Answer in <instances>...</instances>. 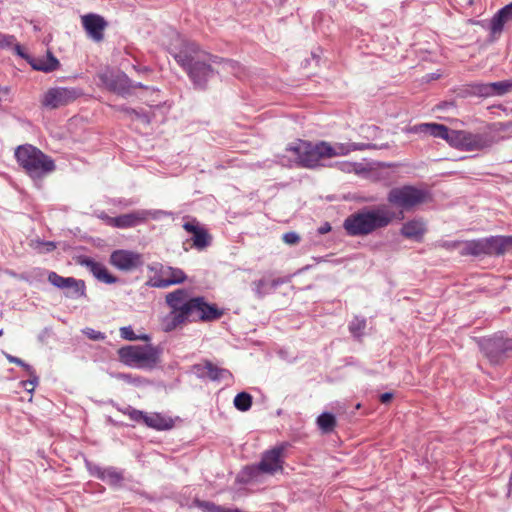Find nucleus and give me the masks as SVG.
Here are the masks:
<instances>
[{"label": "nucleus", "mask_w": 512, "mask_h": 512, "mask_svg": "<svg viewBox=\"0 0 512 512\" xmlns=\"http://www.w3.org/2000/svg\"><path fill=\"white\" fill-rule=\"evenodd\" d=\"M409 132L416 134H429L435 138H441L461 151H480L489 148L493 144V137L488 133H473L467 130H451L447 126L438 123H421L410 127Z\"/></svg>", "instance_id": "obj_1"}, {"label": "nucleus", "mask_w": 512, "mask_h": 512, "mask_svg": "<svg viewBox=\"0 0 512 512\" xmlns=\"http://www.w3.org/2000/svg\"><path fill=\"white\" fill-rule=\"evenodd\" d=\"M176 62L187 72L195 86L204 89L209 78L214 75L213 65L219 57L200 49L194 42H188L174 55Z\"/></svg>", "instance_id": "obj_2"}, {"label": "nucleus", "mask_w": 512, "mask_h": 512, "mask_svg": "<svg viewBox=\"0 0 512 512\" xmlns=\"http://www.w3.org/2000/svg\"><path fill=\"white\" fill-rule=\"evenodd\" d=\"M396 218V213L385 204L364 207L346 217L343 228L349 236L363 237L385 229Z\"/></svg>", "instance_id": "obj_3"}, {"label": "nucleus", "mask_w": 512, "mask_h": 512, "mask_svg": "<svg viewBox=\"0 0 512 512\" xmlns=\"http://www.w3.org/2000/svg\"><path fill=\"white\" fill-rule=\"evenodd\" d=\"M19 165L32 178H41L55 169L54 161L38 148L26 144L15 151Z\"/></svg>", "instance_id": "obj_4"}, {"label": "nucleus", "mask_w": 512, "mask_h": 512, "mask_svg": "<svg viewBox=\"0 0 512 512\" xmlns=\"http://www.w3.org/2000/svg\"><path fill=\"white\" fill-rule=\"evenodd\" d=\"M430 193L426 189L412 185H404L392 188L387 195V201L392 206L400 209L398 219L404 218V212L415 210L418 206L430 201Z\"/></svg>", "instance_id": "obj_5"}, {"label": "nucleus", "mask_w": 512, "mask_h": 512, "mask_svg": "<svg viewBox=\"0 0 512 512\" xmlns=\"http://www.w3.org/2000/svg\"><path fill=\"white\" fill-rule=\"evenodd\" d=\"M286 151L292 153L295 163L303 168H316L322 165V160L326 159L324 141L312 143L297 139L287 146Z\"/></svg>", "instance_id": "obj_6"}, {"label": "nucleus", "mask_w": 512, "mask_h": 512, "mask_svg": "<svg viewBox=\"0 0 512 512\" xmlns=\"http://www.w3.org/2000/svg\"><path fill=\"white\" fill-rule=\"evenodd\" d=\"M121 363L136 368H154L159 362V354L151 345H128L118 350Z\"/></svg>", "instance_id": "obj_7"}, {"label": "nucleus", "mask_w": 512, "mask_h": 512, "mask_svg": "<svg viewBox=\"0 0 512 512\" xmlns=\"http://www.w3.org/2000/svg\"><path fill=\"white\" fill-rule=\"evenodd\" d=\"M184 300L185 289H176L166 294L165 302L171 311L161 320L163 331H174L186 323L188 315L184 312V305L182 304Z\"/></svg>", "instance_id": "obj_8"}, {"label": "nucleus", "mask_w": 512, "mask_h": 512, "mask_svg": "<svg viewBox=\"0 0 512 512\" xmlns=\"http://www.w3.org/2000/svg\"><path fill=\"white\" fill-rule=\"evenodd\" d=\"M184 312L189 317H196L195 319L203 322H210L220 319L224 311L219 309L215 304H209L204 297H190L188 291L185 289Z\"/></svg>", "instance_id": "obj_9"}, {"label": "nucleus", "mask_w": 512, "mask_h": 512, "mask_svg": "<svg viewBox=\"0 0 512 512\" xmlns=\"http://www.w3.org/2000/svg\"><path fill=\"white\" fill-rule=\"evenodd\" d=\"M82 92L73 87L49 88L41 98V105L47 109H57L77 100Z\"/></svg>", "instance_id": "obj_10"}, {"label": "nucleus", "mask_w": 512, "mask_h": 512, "mask_svg": "<svg viewBox=\"0 0 512 512\" xmlns=\"http://www.w3.org/2000/svg\"><path fill=\"white\" fill-rule=\"evenodd\" d=\"M155 275L150 278L147 285L155 288H168L172 285L181 284L187 279L184 271L177 267L164 266L159 264L158 267L152 268Z\"/></svg>", "instance_id": "obj_11"}, {"label": "nucleus", "mask_w": 512, "mask_h": 512, "mask_svg": "<svg viewBox=\"0 0 512 512\" xmlns=\"http://www.w3.org/2000/svg\"><path fill=\"white\" fill-rule=\"evenodd\" d=\"M288 443H281L262 454V458L257 465V469L264 474L273 475L283 471L285 451Z\"/></svg>", "instance_id": "obj_12"}, {"label": "nucleus", "mask_w": 512, "mask_h": 512, "mask_svg": "<svg viewBox=\"0 0 512 512\" xmlns=\"http://www.w3.org/2000/svg\"><path fill=\"white\" fill-rule=\"evenodd\" d=\"M110 264L121 271L129 272L143 265V257L134 251L115 250L110 255Z\"/></svg>", "instance_id": "obj_13"}, {"label": "nucleus", "mask_w": 512, "mask_h": 512, "mask_svg": "<svg viewBox=\"0 0 512 512\" xmlns=\"http://www.w3.org/2000/svg\"><path fill=\"white\" fill-rule=\"evenodd\" d=\"M48 281L59 289L69 290V296L79 298L86 295V285L83 280H78L73 277H63L52 271L48 274Z\"/></svg>", "instance_id": "obj_14"}, {"label": "nucleus", "mask_w": 512, "mask_h": 512, "mask_svg": "<svg viewBox=\"0 0 512 512\" xmlns=\"http://www.w3.org/2000/svg\"><path fill=\"white\" fill-rule=\"evenodd\" d=\"M82 26L87 35L96 42H100L104 38V31L108 26L105 19L94 13H89L81 17Z\"/></svg>", "instance_id": "obj_15"}, {"label": "nucleus", "mask_w": 512, "mask_h": 512, "mask_svg": "<svg viewBox=\"0 0 512 512\" xmlns=\"http://www.w3.org/2000/svg\"><path fill=\"white\" fill-rule=\"evenodd\" d=\"M77 263L86 267L100 282L114 284L118 280L117 277L113 276L102 263L89 257L81 256L78 258Z\"/></svg>", "instance_id": "obj_16"}, {"label": "nucleus", "mask_w": 512, "mask_h": 512, "mask_svg": "<svg viewBox=\"0 0 512 512\" xmlns=\"http://www.w3.org/2000/svg\"><path fill=\"white\" fill-rule=\"evenodd\" d=\"M183 228L193 235V247H195L197 250H203L210 245L212 240L211 235L203 226L199 224V222L196 219H193L192 221L189 222H185L183 224Z\"/></svg>", "instance_id": "obj_17"}, {"label": "nucleus", "mask_w": 512, "mask_h": 512, "mask_svg": "<svg viewBox=\"0 0 512 512\" xmlns=\"http://www.w3.org/2000/svg\"><path fill=\"white\" fill-rule=\"evenodd\" d=\"M147 218L146 211H134L117 217H108V224L117 228H131L145 222Z\"/></svg>", "instance_id": "obj_18"}, {"label": "nucleus", "mask_w": 512, "mask_h": 512, "mask_svg": "<svg viewBox=\"0 0 512 512\" xmlns=\"http://www.w3.org/2000/svg\"><path fill=\"white\" fill-rule=\"evenodd\" d=\"M484 239L485 256L503 255L512 247V236H491Z\"/></svg>", "instance_id": "obj_19"}, {"label": "nucleus", "mask_w": 512, "mask_h": 512, "mask_svg": "<svg viewBox=\"0 0 512 512\" xmlns=\"http://www.w3.org/2000/svg\"><path fill=\"white\" fill-rule=\"evenodd\" d=\"M447 247L458 249L461 256H485V246L483 238L463 242H453L452 244H447Z\"/></svg>", "instance_id": "obj_20"}, {"label": "nucleus", "mask_w": 512, "mask_h": 512, "mask_svg": "<svg viewBox=\"0 0 512 512\" xmlns=\"http://www.w3.org/2000/svg\"><path fill=\"white\" fill-rule=\"evenodd\" d=\"M194 369L200 377H207L212 381H219L231 377L229 370L220 368L208 360L195 365Z\"/></svg>", "instance_id": "obj_21"}, {"label": "nucleus", "mask_w": 512, "mask_h": 512, "mask_svg": "<svg viewBox=\"0 0 512 512\" xmlns=\"http://www.w3.org/2000/svg\"><path fill=\"white\" fill-rule=\"evenodd\" d=\"M367 146L364 144H356V143H335L334 145L329 142L324 141V149L326 159L337 157V156H345L352 151L363 150Z\"/></svg>", "instance_id": "obj_22"}, {"label": "nucleus", "mask_w": 512, "mask_h": 512, "mask_svg": "<svg viewBox=\"0 0 512 512\" xmlns=\"http://www.w3.org/2000/svg\"><path fill=\"white\" fill-rule=\"evenodd\" d=\"M512 23V2L501 8L491 19L490 30L493 35L503 31L506 24Z\"/></svg>", "instance_id": "obj_23"}, {"label": "nucleus", "mask_w": 512, "mask_h": 512, "mask_svg": "<svg viewBox=\"0 0 512 512\" xmlns=\"http://www.w3.org/2000/svg\"><path fill=\"white\" fill-rule=\"evenodd\" d=\"M426 233L425 223L421 220H410L403 224L401 234L407 239L421 241Z\"/></svg>", "instance_id": "obj_24"}, {"label": "nucleus", "mask_w": 512, "mask_h": 512, "mask_svg": "<svg viewBox=\"0 0 512 512\" xmlns=\"http://www.w3.org/2000/svg\"><path fill=\"white\" fill-rule=\"evenodd\" d=\"M145 424L156 430H168L173 427L174 422L172 418L160 413H150L145 416Z\"/></svg>", "instance_id": "obj_25"}, {"label": "nucleus", "mask_w": 512, "mask_h": 512, "mask_svg": "<svg viewBox=\"0 0 512 512\" xmlns=\"http://www.w3.org/2000/svg\"><path fill=\"white\" fill-rule=\"evenodd\" d=\"M60 66L58 59L51 53L48 52L46 58L36 59L32 64V67L37 71L45 73L53 72Z\"/></svg>", "instance_id": "obj_26"}, {"label": "nucleus", "mask_w": 512, "mask_h": 512, "mask_svg": "<svg viewBox=\"0 0 512 512\" xmlns=\"http://www.w3.org/2000/svg\"><path fill=\"white\" fill-rule=\"evenodd\" d=\"M97 477L102 481L117 486L123 480L122 474L114 468H104L97 471Z\"/></svg>", "instance_id": "obj_27"}, {"label": "nucleus", "mask_w": 512, "mask_h": 512, "mask_svg": "<svg viewBox=\"0 0 512 512\" xmlns=\"http://www.w3.org/2000/svg\"><path fill=\"white\" fill-rule=\"evenodd\" d=\"M317 425L322 433L328 434L335 429L337 421L333 414L325 412L318 416Z\"/></svg>", "instance_id": "obj_28"}, {"label": "nucleus", "mask_w": 512, "mask_h": 512, "mask_svg": "<svg viewBox=\"0 0 512 512\" xmlns=\"http://www.w3.org/2000/svg\"><path fill=\"white\" fill-rule=\"evenodd\" d=\"M216 65L222 66V70L224 72L231 73V74L235 75L236 77H240V75L243 71V68L241 67V65L238 62L231 60V59H224V58L219 57L218 63Z\"/></svg>", "instance_id": "obj_29"}, {"label": "nucleus", "mask_w": 512, "mask_h": 512, "mask_svg": "<svg viewBox=\"0 0 512 512\" xmlns=\"http://www.w3.org/2000/svg\"><path fill=\"white\" fill-rule=\"evenodd\" d=\"M234 406L239 411H248L252 406V396L247 392L238 393L234 398Z\"/></svg>", "instance_id": "obj_30"}, {"label": "nucleus", "mask_w": 512, "mask_h": 512, "mask_svg": "<svg viewBox=\"0 0 512 512\" xmlns=\"http://www.w3.org/2000/svg\"><path fill=\"white\" fill-rule=\"evenodd\" d=\"M120 335L123 339L128 341L144 340L147 341L149 337L147 335H136L131 326H125L120 328Z\"/></svg>", "instance_id": "obj_31"}, {"label": "nucleus", "mask_w": 512, "mask_h": 512, "mask_svg": "<svg viewBox=\"0 0 512 512\" xmlns=\"http://www.w3.org/2000/svg\"><path fill=\"white\" fill-rule=\"evenodd\" d=\"M491 85L493 95H503L509 91H512V81L493 82Z\"/></svg>", "instance_id": "obj_32"}, {"label": "nucleus", "mask_w": 512, "mask_h": 512, "mask_svg": "<svg viewBox=\"0 0 512 512\" xmlns=\"http://www.w3.org/2000/svg\"><path fill=\"white\" fill-rule=\"evenodd\" d=\"M365 328V319L355 318L349 325V330L355 337H360L363 334Z\"/></svg>", "instance_id": "obj_33"}, {"label": "nucleus", "mask_w": 512, "mask_h": 512, "mask_svg": "<svg viewBox=\"0 0 512 512\" xmlns=\"http://www.w3.org/2000/svg\"><path fill=\"white\" fill-rule=\"evenodd\" d=\"M4 355L10 363H13V364H16V365L22 367L28 373V375H34L35 370L33 369V367L30 366L29 364L25 363L22 359L15 357L13 355H10L8 353H4Z\"/></svg>", "instance_id": "obj_34"}, {"label": "nucleus", "mask_w": 512, "mask_h": 512, "mask_svg": "<svg viewBox=\"0 0 512 512\" xmlns=\"http://www.w3.org/2000/svg\"><path fill=\"white\" fill-rule=\"evenodd\" d=\"M474 93L482 97H489L493 95L492 85L488 84H478L474 86Z\"/></svg>", "instance_id": "obj_35"}, {"label": "nucleus", "mask_w": 512, "mask_h": 512, "mask_svg": "<svg viewBox=\"0 0 512 512\" xmlns=\"http://www.w3.org/2000/svg\"><path fill=\"white\" fill-rule=\"evenodd\" d=\"M282 240L288 245H296L300 242V236L296 232L290 231L282 235Z\"/></svg>", "instance_id": "obj_36"}, {"label": "nucleus", "mask_w": 512, "mask_h": 512, "mask_svg": "<svg viewBox=\"0 0 512 512\" xmlns=\"http://www.w3.org/2000/svg\"><path fill=\"white\" fill-rule=\"evenodd\" d=\"M16 39L12 35H6L0 32V49H6L14 45Z\"/></svg>", "instance_id": "obj_37"}, {"label": "nucleus", "mask_w": 512, "mask_h": 512, "mask_svg": "<svg viewBox=\"0 0 512 512\" xmlns=\"http://www.w3.org/2000/svg\"><path fill=\"white\" fill-rule=\"evenodd\" d=\"M199 506L207 512H222L223 510V507L207 501L201 502Z\"/></svg>", "instance_id": "obj_38"}, {"label": "nucleus", "mask_w": 512, "mask_h": 512, "mask_svg": "<svg viewBox=\"0 0 512 512\" xmlns=\"http://www.w3.org/2000/svg\"><path fill=\"white\" fill-rule=\"evenodd\" d=\"M29 376H30L32 379L27 380V381H24V382H23V386H24V388H25L27 391L31 392V391H33V390H34V388H35V386H36V384H37V382H38V377H37V375H36V372L34 373V375H29Z\"/></svg>", "instance_id": "obj_39"}, {"label": "nucleus", "mask_w": 512, "mask_h": 512, "mask_svg": "<svg viewBox=\"0 0 512 512\" xmlns=\"http://www.w3.org/2000/svg\"><path fill=\"white\" fill-rule=\"evenodd\" d=\"M129 416L132 420L134 421H143L145 423V416H147V413H144L142 411H139V410H132L130 413H129Z\"/></svg>", "instance_id": "obj_40"}, {"label": "nucleus", "mask_w": 512, "mask_h": 512, "mask_svg": "<svg viewBox=\"0 0 512 512\" xmlns=\"http://www.w3.org/2000/svg\"><path fill=\"white\" fill-rule=\"evenodd\" d=\"M392 399H393V394L390 393V392L383 393L380 396V401L383 404H386V403L390 402Z\"/></svg>", "instance_id": "obj_41"}, {"label": "nucleus", "mask_w": 512, "mask_h": 512, "mask_svg": "<svg viewBox=\"0 0 512 512\" xmlns=\"http://www.w3.org/2000/svg\"><path fill=\"white\" fill-rule=\"evenodd\" d=\"M88 336L93 340L104 339V335L101 332L92 331V333H89Z\"/></svg>", "instance_id": "obj_42"}, {"label": "nucleus", "mask_w": 512, "mask_h": 512, "mask_svg": "<svg viewBox=\"0 0 512 512\" xmlns=\"http://www.w3.org/2000/svg\"><path fill=\"white\" fill-rule=\"evenodd\" d=\"M504 349L505 350H512V340H507L504 343Z\"/></svg>", "instance_id": "obj_43"}, {"label": "nucleus", "mask_w": 512, "mask_h": 512, "mask_svg": "<svg viewBox=\"0 0 512 512\" xmlns=\"http://www.w3.org/2000/svg\"><path fill=\"white\" fill-rule=\"evenodd\" d=\"M255 284H256V286H257V291H258V293H260V289L265 285L264 280H259V281H257Z\"/></svg>", "instance_id": "obj_44"}, {"label": "nucleus", "mask_w": 512, "mask_h": 512, "mask_svg": "<svg viewBox=\"0 0 512 512\" xmlns=\"http://www.w3.org/2000/svg\"><path fill=\"white\" fill-rule=\"evenodd\" d=\"M14 49L17 52V54L22 55L21 53V46L19 44L14 45Z\"/></svg>", "instance_id": "obj_45"}, {"label": "nucleus", "mask_w": 512, "mask_h": 512, "mask_svg": "<svg viewBox=\"0 0 512 512\" xmlns=\"http://www.w3.org/2000/svg\"><path fill=\"white\" fill-rule=\"evenodd\" d=\"M122 111H124L128 114H137L135 110L129 109V108H124V109H122Z\"/></svg>", "instance_id": "obj_46"}, {"label": "nucleus", "mask_w": 512, "mask_h": 512, "mask_svg": "<svg viewBox=\"0 0 512 512\" xmlns=\"http://www.w3.org/2000/svg\"><path fill=\"white\" fill-rule=\"evenodd\" d=\"M329 230H330V227H329V226H327V228H326V227L321 228V229H320V232H321V233H325V232H327V231H329Z\"/></svg>", "instance_id": "obj_47"}, {"label": "nucleus", "mask_w": 512, "mask_h": 512, "mask_svg": "<svg viewBox=\"0 0 512 512\" xmlns=\"http://www.w3.org/2000/svg\"><path fill=\"white\" fill-rule=\"evenodd\" d=\"M48 245L51 247V249H54V248H55V245H54L52 242H51V243H49Z\"/></svg>", "instance_id": "obj_48"}, {"label": "nucleus", "mask_w": 512, "mask_h": 512, "mask_svg": "<svg viewBox=\"0 0 512 512\" xmlns=\"http://www.w3.org/2000/svg\"><path fill=\"white\" fill-rule=\"evenodd\" d=\"M510 484L512 485V475H511V477H510Z\"/></svg>", "instance_id": "obj_49"}, {"label": "nucleus", "mask_w": 512, "mask_h": 512, "mask_svg": "<svg viewBox=\"0 0 512 512\" xmlns=\"http://www.w3.org/2000/svg\"><path fill=\"white\" fill-rule=\"evenodd\" d=\"M2 333H3L2 330H0V336L2 335Z\"/></svg>", "instance_id": "obj_50"}]
</instances>
